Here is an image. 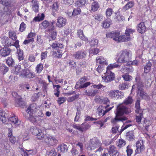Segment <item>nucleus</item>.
<instances>
[{"instance_id": "nucleus-2", "label": "nucleus", "mask_w": 156, "mask_h": 156, "mask_svg": "<svg viewBox=\"0 0 156 156\" xmlns=\"http://www.w3.org/2000/svg\"><path fill=\"white\" fill-rule=\"evenodd\" d=\"M130 112L129 109L127 108L124 106L122 104H120L117 106L115 112L116 115L115 118L112 120V122L114 125L118 123L120 121H123L127 119V118L125 117H120L124 114L129 113Z\"/></svg>"}, {"instance_id": "nucleus-39", "label": "nucleus", "mask_w": 156, "mask_h": 156, "mask_svg": "<svg viewBox=\"0 0 156 156\" xmlns=\"http://www.w3.org/2000/svg\"><path fill=\"white\" fill-rule=\"evenodd\" d=\"M68 147L66 144L61 145L60 147H58V150L60 151L61 152H65L67 151Z\"/></svg>"}, {"instance_id": "nucleus-32", "label": "nucleus", "mask_w": 156, "mask_h": 156, "mask_svg": "<svg viewBox=\"0 0 156 156\" xmlns=\"http://www.w3.org/2000/svg\"><path fill=\"white\" fill-rule=\"evenodd\" d=\"M43 68V64L41 63H40L37 64L36 66L35 71L37 73L39 74L42 72Z\"/></svg>"}, {"instance_id": "nucleus-59", "label": "nucleus", "mask_w": 156, "mask_h": 156, "mask_svg": "<svg viewBox=\"0 0 156 156\" xmlns=\"http://www.w3.org/2000/svg\"><path fill=\"white\" fill-rule=\"evenodd\" d=\"M126 149V151L127 156H131L133 152V150L130 148V146L129 145H128Z\"/></svg>"}, {"instance_id": "nucleus-50", "label": "nucleus", "mask_w": 156, "mask_h": 156, "mask_svg": "<svg viewBox=\"0 0 156 156\" xmlns=\"http://www.w3.org/2000/svg\"><path fill=\"white\" fill-rule=\"evenodd\" d=\"M122 77L123 78L124 80L126 81H129L132 79V77L129 76L128 74L126 73L122 75Z\"/></svg>"}, {"instance_id": "nucleus-8", "label": "nucleus", "mask_w": 156, "mask_h": 156, "mask_svg": "<svg viewBox=\"0 0 156 156\" xmlns=\"http://www.w3.org/2000/svg\"><path fill=\"white\" fill-rule=\"evenodd\" d=\"M109 106L108 105H104V106H100L97 109V112L99 115H104L105 113L110 111L113 107L107 109V108Z\"/></svg>"}, {"instance_id": "nucleus-48", "label": "nucleus", "mask_w": 156, "mask_h": 156, "mask_svg": "<svg viewBox=\"0 0 156 156\" xmlns=\"http://www.w3.org/2000/svg\"><path fill=\"white\" fill-rule=\"evenodd\" d=\"M116 150V148L114 146L112 145L109 147L108 152L109 154L111 156L113 154Z\"/></svg>"}, {"instance_id": "nucleus-42", "label": "nucleus", "mask_w": 156, "mask_h": 156, "mask_svg": "<svg viewBox=\"0 0 156 156\" xmlns=\"http://www.w3.org/2000/svg\"><path fill=\"white\" fill-rule=\"evenodd\" d=\"M125 144V141L122 139H119L117 143V145L119 148L123 147Z\"/></svg>"}, {"instance_id": "nucleus-63", "label": "nucleus", "mask_w": 156, "mask_h": 156, "mask_svg": "<svg viewBox=\"0 0 156 156\" xmlns=\"http://www.w3.org/2000/svg\"><path fill=\"white\" fill-rule=\"evenodd\" d=\"M92 87H93L94 88V89H100L104 87L105 86L100 83L97 85L94 84L92 86Z\"/></svg>"}, {"instance_id": "nucleus-26", "label": "nucleus", "mask_w": 156, "mask_h": 156, "mask_svg": "<svg viewBox=\"0 0 156 156\" xmlns=\"http://www.w3.org/2000/svg\"><path fill=\"white\" fill-rule=\"evenodd\" d=\"M9 120L13 124H15L16 126H18L20 124L18 117L15 115L10 117Z\"/></svg>"}, {"instance_id": "nucleus-6", "label": "nucleus", "mask_w": 156, "mask_h": 156, "mask_svg": "<svg viewBox=\"0 0 156 156\" xmlns=\"http://www.w3.org/2000/svg\"><path fill=\"white\" fill-rule=\"evenodd\" d=\"M20 76L22 78L31 79L35 76V74L27 69H23L20 74Z\"/></svg>"}, {"instance_id": "nucleus-51", "label": "nucleus", "mask_w": 156, "mask_h": 156, "mask_svg": "<svg viewBox=\"0 0 156 156\" xmlns=\"http://www.w3.org/2000/svg\"><path fill=\"white\" fill-rule=\"evenodd\" d=\"M126 136L128 139L130 140H132L133 138L134 135L133 131H130L127 132L126 134Z\"/></svg>"}, {"instance_id": "nucleus-61", "label": "nucleus", "mask_w": 156, "mask_h": 156, "mask_svg": "<svg viewBox=\"0 0 156 156\" xmlns=\"http://www.w3.org/2000/svg\"><path fill=\"white\" fill-rule=\"evenodd\" d=\"M79 97V95L77 94H76L74 96L68 98L67 99V101L69 102H72L75 100L76 99L78 98Z\"/></svg>"}, {"instance_id": "nucleus-15", "label": "nucleus", "mask_w": 156, "mask_h": 156, "mask_svg": "<svg viewBox=\"0 0 156 156\" xmlns=\"http://www.w3.org/2000/svg\"><path fill=\"white\" fill-rule=\"evenodd\" d=\"M51 8L52 11V15L54 16H55L58 10L59 5L58 3L57 2L54 3L51 6Z\"/></svg>"}, {"instance_id": "nucleus-21", "label": "nucleus", "mask_w": 156, "mask_h": 156, "mask_svg": "<svg viewBox=\"0 0 156 156\" xmlns=\"http://www.w3.org/2000/svg\"><path fill=\"white\" fill-rule=\"evenodd\" d=\"M134 5V2L133 1H131L128 2L122 8V10L123 11H125L126 10L133 7Z\"/></svg>"}, {"instance_id": "nucleus-56", "label": "nucleus", "mask_w": 156, "mask_h": 156, "mask_svg": "<svg viewBox=\"0 0 156 156\" xmlns=\"http://www.w3.org/2000/svg\"><path fill=\"white\" fill-rule=\"evenodd\" d=\"M6 63L9 66H12L14 64L15 62L11 58H9L7 60Z\"/></svg>"}, {"instance_id": "nucleus-43", "label": "nucleus", "mask_w": 156, "mask_h": 156, "mask_svg": "<svg viewBox=\"0 0 156 156\" xmlns=\"http://www.w3.org/2000/svg\"><path fill=\"white\" fill-rule=\"evenodd\" d=\"M151 63L148 62L144 67V72L146 73L149 72L151 69Z\"/></svg>"}, {"instance_id": "nucleus-52", "label": "nucleus", "mask_w": 156, "mask_h": 156, "mask_svg": "<svg viewBox=\"0 0 156 156\" xmlns=\"http://www.w3.org/2000/svg\"><path fill=\"white\" fill-rule=\"evenodd\" d=\"M93 16L96 21H101L103 18V16L99 14H95L93 15Z\"/></svg>"}, {"instance_id": "nucleus-54", "label": "nucleus", "mask_w": 156, "mask_h": 156, "mask_svg": "<svg viewBox=\"0 0 156 156\" xmlns=\"http://www.w3.org/2000/svg\"><path fill=\"white\" fill-rule=\"evenodd\" d=\"M81 11V9L79 8L74 9L73 12H72V16H74L78 14H80Z\"/></svg>"}, {"instance_id": "nucleus-47", "label": "nucleus", "mask_w": 156, "mask_h": 156, "mask_svg": "<svg viewBox=\"0 0 156 156\" xmlns=\"http://www.w3.org/2000/svg\"><path fill=\"white\" fill-rule=\"evenodd\" d=\"M133 101L132 97L129 96L125 100L123 103L126 105L130 104L132 103Z\"/></svg>"}, {"instance_id": "nucleus-13", "label": "nucleus", "mask_w": 156, "mask_h": 156, "mask_svg": "<svg viewBox=\"0 0 156 156\" xmlns=\"http://www.w3.org/2000/svg\"><path fill=\"white\" fill-rule=\"evenodd\" d=\"M99 92L98 90L94 89L93 87L90 89L86 90L84 92V94L86 95L94 97Z\"/></svg>"}, {"instance_id": "nucleus-45", "label": "nucleus", "mask_w": 156, "mask_h": 156, "mask_svg": "<svg viewBox=\"0 0 156 156\" xmlns=\"http://www.w3.org/2000/svg\"><path fill=\"white\" fill-rule=\"evenodd\" d=\"M52 137V136H51L49 135H44V137L42 140H44L45 142L49 144Z\"/></svg>"}, {"instance_id": "nucleus-58", "label": "nucleus", "mask_w": 156, "mask_h": 156, "mask_svg": "<svg viewBox=\"0 0 156 156\" xmlns=\"http://www.w3.org/2000/svg\"><path fill=\"white\" fill-rule=\"evenodd\" d=\"M142 113H139L138 115L136 116V121L138 124H140L142 119Z\"/></svg>"}, {"instance_id": "nucleus-62", "label": "nucleus", "mask_w": 156, "mask_h": 156, "mask_svg": "<svg viewBox=\"0 0 156 156\" xmlns=\"http://www.w3.org/2000/svg\"><path fill=\"white\" fill-rule=\"evenodd\" d=\"M51 36L52 40H55L56 37L57 35V32L56 31L53 30L52 31H51Z\"/></svg>"}, {"instance_id": "nucleus-10", "label": "nucleus", "mask_w": 156, "mask_h": 156, "mask_svg": "<svg viewBox=\"0 0 156 156\" xmlns=\"http://www.w3.org/2000/svg\"><path fill=\"white\" fill-rule=\"evenodd\" d=\"M87 55V53L84 51H78L75 52L73 55V58L77 60L84 58Z\"/></svg>"}, {"instance_id": "nucleus-40", "label": "nucleus", "mask_w": 156, "mask_h": 156, "mask_svg": "<svg viewBox=\"0 0 156 156\" xmlns=\"http://www.w3.org/2000/svg\"><path fill=\"white\" fill-rule=\"evenodd\" d=\"M81 131L83 132L89 129L90 127V126L87 124L83 123L81 126Z\"/></svg>"}, {"instance_id": "nucleus-49", "label": "nucleus", "mask_w": 156, "mask_h": 156, "mask_svg": "<svg viewBox=\"0 0 156 156\" xmlns=\"http://www.w3.org/2000/svg\"><path fill=\"white\" fill-rule=\"evenodd\" d=\"M9 36L12 40L14 41L16 40V34L14 31H10L9 32Z\"/></svg>"}, {"instance_id": "nucleus-46", "label": "nucleus", "mask_w": 156, "mask_h": 156, "mask_svg": "<svg viewBox=\"0 0 156 156\" xmlns=\"http://www.w3.org/2000/svg\"><path fill=\"white\" fill-rule=\"evenodd\" d=\"M17 54H18V59L19 60L21 61L23 60V51H21L20 49H17Z\"/></svg>"}, {"instance_id": "nucleus-53", "label": "nucleus", "mask_w": 156, "mask_h": 156, "mask_svg": "<svg viewBox=\"0 0 156 156\" xmlns=\"http://www.w3.org/2000/svg\"><path fill=\"white\" fill-rule=\"evenodd\" d=\"M19 151L23 156H29L28 152H26L22 147H19Z\"/></svg>"}, {"instance_id": "nucleus-18", "label": "nucleus", "mask_w": 156, "mask_h": 156, "mask_svg": "<svg viewBox=\"0 0 156 156\" xmlns=\"http://www.w3.org/2000/svg\"><path fill=\"white\" fill-rule=\"evenodd\" d=\"M11 50L8 48H4L0 50V55L3 57H6L10 53Z\"/></svg>"}, {"instance_id": "nucleus-64", "label": "nucleus", "mask_w": 156, "mask_h": 156, "mask_svg": "<svg viewBox=\"0 0 156 156\" xmlns=\"http://www.w3.org/2000/svg\"><path fill=\"white\" fill-rule=\"evenodd\" d=\"M65 101L66 98H65L63 97H61L58 98V102L59 105H60L65 102Z\"/></svg>"}, {"instance_id": "nucleus-38", "label": "nucleus", "mask_w": 156, "mask_h": 156, "mask_svg": "<svg viewBox=\"0 0 156 156\" xmlns=\"http://www.w3.org/2000/svg\"><path fill=\"white\" fill-rule=\"evenodd\" d=\"M37 118V117L34 115V114H29L28 119L33 123L36 122Z\"/></svg>"}, {"instance_id": "nucleus-12", "label": "nucleus", "mask_w": 156, "mask_h": 156, "mask_svg": "<svg viewBox=\"0 0 156 156\" xmlns=\"http://www.w3.org/2000/svg\"><path fill=\"white\" fill-rule=\"evenodd\" d=\"M67 23L66 19L60 16L56 19V27L58 28H62L65 26Z\"/></svg>"}, {"instance_id": "nucleus-17", "label": "nucleus", "mask_w": 156, "mask_h": 156, "mask_svg": "<svg viewBox=\"0 0 156 156\" xmlns=\"http://www.w3.org/2000/svg\"><path fill=\"white\" fill-rule=\"evenodd\" d=\"M1 41L4 46L6 47L12 45L11 44V41L6 36H3L1 39Z\"/></svg>"}, {"instance_id": "nucleus-28", "label": "nucleus", "mask_w": 156, "mask_h": 156, "mask_svg": "<svg viewBox=\"0 0 156 156\" xmlns=\"http://www.w3.org/2000/svg\"><path fill=\"white\" fill-rule=\"evenodd\" d=\"M96 61L97 63H99L101 64H104L107 65V62L106 61L105 58H104L102 56H99L97 57L96 59Z\"/></svg>"}, {"instance_id": "nucleus-5", "label": "nucleus", "mask_w": 156, "mask_h": 156, "mask_svg": "<svg viewBox=\"0 0 156 156\" xmlns=\"http://www.w3.org/2000/svg\"><path fill=\"white\" fill-rule=\"evenodd\" d=\"M115 77V75L111 71L107 70L104 75H103L102 78L105 82L108 83L113 80Z\"/></svg>"}, {"instance_id": "nucleus-25", "label": "nucleus", "mask_w": 156, "mask_h": 156, "mask_svg": "<svg viewBox=\"0 0 156 156\" xmlns=\"http://www.w3.org/2000/svg\"><path fill=\"white\" fill-rule=\"evenodd\" d=\"M77 35L78 36L81 40L85 41H88V39L84 36L83 30H77Z\"/></svg>"}, {"instance_id": "nucleus-19", "label": "nucleus", "mask_w": 156, "mask_h": 156, "mask_svg": "<svg viewBox=\"0 0 156 156\" xmlns=\"http://www.w3.org/2000/svg\"><path fill=\"white\" fill-rule=\"evenodd\" d=\"M137 29L138 31L141 33H144L145 31L146 27L144 22H141L137 25Z\"/></svg>"}, {"instance_id": "nucleus-27", "label": "nucleus", "mask_w": 156, "mask_h": 156, "mask_svg": "<svg viewBox=\"0 0 156 156\" xmlns=\"http://www.w3.org/2000/svg\"><path fill=\"white\" fill-rule=\"evenodd\" d=\"M87 0H78L75 3V5L77 7H81L86 3Z\"/></svg>"}, {"instance_id": "nucleus-34", "label": "nucleus", "mask_w": 156, "mask_h": 156, "mask_svg": "<svg viewBox=\"0 0 156 156\" xmlns=\"http://www.w3.org/2000/svg\"><path fill=\"white\" fill-rule=\"evenodd\" d=\"M22 69H21V66L20 65H18L15 66V69L14 71V73L16 75L20 74L22 72Z\"/></svg>"}, {"instance_id": "nucleus-1", "label": "nucleus", "mask_w": 156, "mask_h": 156, "mask_svg": "<svg viewBox=\"0 0 156 156\" xmlns=\"http://www.w3.org/2000/svg\"><path fill=\"white\" fill-rule=\"evenodd\" d=\"M135 31L134 30L127 29L125 32L126 35L120 36V32L116 31L109 33L106 34V36L107 38H112L114 40L118 42H126L130 41V35Z\"/></svg>"}, {"instance_id": "nucleus-57", "label": "nucleus", "mask_w": 156, "mask_h": 156, "mask_svg": "<svg viewBox=\"0 0 156 156\" xmlns=\"http://www.w3.org/2000/svg\"><path fill=\"white\" fill-rule=\"evenodd\" d=\"M98 43V40L95 39H93L90 42V44L92 47L96 46Z\"/></svg>"}, {"instance_id": "nucleus-11", "label": "nucleus", "mask_w": 156, "mask_h": 156, "mask_svg": "<svg viewBox=\"0 0 156 156\" xmlns=\"http://www.w3.org/2000/svg\"><path fill=\"white\" fill-rule=\"evenodd\" d=\"M80 81L79 82H77L75 85V87L77 89L86 87L90 84V82L85 83L86 80L84 78H81Z\"/></svg>"}, {"instance_id": "nucleus-31", "label": "nucleus", "mask_w": 156, "mask_h": 156, "mask_svg": "<svg viewBox=\"0 0 156 156\" xmlns=\"http://www.w3.org/2000/svg\"><path fill=\"white\" fill-rule=\"evenodd\" d=\"M112 21L110 19H107L105 20L102 24V26L105 28H108L112 24Z\"/></svg>"}, {"instance_id": "nucleus-29", "label": "nucleus", "mask_w": 156, "mask_h": 156, "mask_svg": "<svg viewBox=\"0 0 156 156\" xmlns=\"http://www.w3.org/2000/svg\"><path fill=\"white\" fill-rule=\"evenodd\" d=\"M99 7L98 3L96 1L94 2L91 5V10L93 12L96 11Z\"/></svg>"}, {"instance_id": "nucleus-20", "label": "nucleus", "mask_w": 156, "mask_h": 156, "mask_svg": "<svg viewBox=\"0 0 156 156\" xmlns=\"http://www.w3.org/2000/svg\"><path fill=\"white\" fill-rule=\"evenodd\" d=\"M32 3V9L35 12L38 11L39 7V2L37 0H32L31 1Z\"/></svg>"}, {"instance_id": "nucleus-7", "label": "nucleus", "mask_w": 156, "mask_h": 156, "mask_svg": "<svg viewBox=\"0 0 156 156\" xmlns=\"http://www.w3.org/2000/svg\"><path fill=\"white\" fill-rule=\"evenodd\" d=\"M30 131L32 133L37 136V138L40 140L43 139L44 134L42 133L41 130L36 127H31L30 129Z\"/></svg>"}, {"instance_id": "nucleus-9", "label": "nucleus", "mask_w": 156, "mask_h": 156, "mask_svg": "<svg viewBox=\"0 0 156 156\" xmlns=\"http://www.w3.org/2000/svg\"><path fill=\"white\" fill-rule=\"evenodd\" d=\"M144 143L142 140H140L137 141L136 144V148L135 150L136 154L142 153L145 149Z\"/></svg>"}, {"instance_id": "nucleus-3", "label": "nucleus", "mask_w": 156, "mask_h": 156, "mask_svg": "<svg viewBox=\"0 0 156 156\" xmlns=\"http://www.w3.org/2000/svg\"><path fill=\"white\" fill-rule=\"evenodd\" d=\"M132 56L131 51L126 49L120 51L118 62L121 63L129 62Z\"/></svg>"}, {"instance_id": "nucleus-33", "label": "nucleus", "mask_w": 156, "mask_h": 156, "mask_svg": "<svg viewBox=\"0 0 156 156\" xmlns=\"http://www.w3.org/2000/svg\"><path fill=\"white\" fill-rule=\"evenodd\" d=\"M45 17L44 15V13H41V15L38 14L37 16L35 17L33 19V20L36 22L40 21L43 20Z\"/></svg>"}, {"instance_id": "nucleus-41", "label": "nucleus", "mask_w": 156, "mask_h": 156, "mask_svg": "<svg viewBox=\"0 0 156 156\" xmlns=\"http://www.w3.org/2000/svg\"><path fill=\"white\" fill-rule=\"evenodd\" d=\"M119 67V66L116 63L111 64L107 67V70L111 71L114 68H116Z\"/></svg>"}, {"instance_id": "nucleus-44", "label": "nucleus", "mask_w": 156, "mask_h": 156, "mask_svg": "<svg viewBox=\"0 0 156 156\" xmlns=\"http://www.w3.org/2000/svg\"><path fill=\"white\" fill-rule=\"evenodd\" d=\"M9 70V69L6 66L4 65H2L0 67V71L3 74L6 73Z\"/></svg>"}, {"instance_id": "nucleus-35", "label": "nucleus", "mask_w": 156, "mask_h": 156, "mask_svg": "<svg viewBox=\"0 0 156 156\" xmlns=\"http://www.w3.org/2000/svg\"><path fill=\"white\" fill-rule=\"evenodd\" d=\"M57 154L56 151L54 148L47 151L46 156H56Z\"/></svg>"}, {"instance_id": "nucleus-22", "label": "nucleus", "mask_w": 156, "mask_h": 156, "mask_svg": "<svg viewBox=\"0 0 156 156\" xmlns=\"http://www.w3.org/2000/svg\"><path fill=\"white\" fill-rule=\"evenodd\" d=\"M119 90H111L108 92V94L109 97L112 98H117V95L119 93Z\"/></svg>"}, {"instance_id": "nucleus-30", "label": "nucleus", "mask_w": 156, "mask_h": 156, "mask_svg": "<svg viewBox=\"0 0 156 156\" xmlns=\"http://www.w3.org/2000/svg\"><path fill=\"white\" fill-rule=\"evenodd\" d=\"M5 114V112L2 109H0V122H2V123H5L6 122V119Z\"/></svg>"}, {"instance_id": "nucleus-14", "label": "nucleus", "mask_w": 156, "mask_h": 156, "mask_svg": "<svg viewBox=\"0 0 156 156\" xmlns=\"http://www.w3.org/2000/svg\"><path fill=\"white\" fill-rule=\"evenodd\" d=\"M101 143L98 140L94 141L92 140L91 141V143L89 145L90 149L91 150L94 149L101 146Z\"/></svg>"}, {"instance_id": "nucleus-24", "label": "nucleus", "mask_w": 156, "mask_h": 156, "mask_svg": "<svg viewBox=\"0 0 156 156\" xmlns=\"http://www.w3.org/2000/svg\"><path fill=\"white\" fill-rule=\"evenodd\" d=\"M0 13L2 16L5 15H9L11 13V10H10L7 6L4 7L2 11H0Z\"/></svg>"}, {"instance_id": "nucleus-60", "label": "nucleus", "mask_w": 156, "mask_h": 156, "mask_svg": "<svg viewBox=\"0 0 156 156\" xmlns=\"http://www.w3.org/2000/svg\"><path fill=\"white\" fill-rule=\"evenodd\" d=\"M54 54H55L56 56L58 58H61L62 54V50H58L57 51L54 52Z\"/></svg>"}, {"instance_id": "nucleus-23", "label": "nucleus", "mask_w": 156, "mask_h": 156, "mask_svg": "<svg viewBox=\"0 0 156 156\" xmlns=\"http://www.w3.org/2000/svg\"><path fill=\"white\" fill-rule=\"evenodd\" d=\"M41 25L44 29H47L48 31L50 32L51 31V30H49L50 29L49 22L46 20L43 21L41 23Z\"/></svg>"}, {"instance_id": "nucleus-4", "label": "nucleus", "mask_w": 156, "mask_h": 156, "mask_svg": "<svg viewBox=\"0 0 156 156\" xmlns=\"http://www.w3.org/2000/svg\"><path fill=\"white\" fill-rule=\"evenodd\" d=\"M143 85L142 83L140 82H139L138 83L137 86V94L141 97L142 98L148 100L149 99V96L143 91Z\"/></svg>"}, {"instance_id": "nucleus-55", "label": "nucleus", "mask_w": 156, "mask_h": 156, "mask_svg": "<svg viewBox=\"0 0 156 156\" xmlns=\"http://www.w3.org/2000/svg\"><path fill=\"white\" fill-rule=\"evenodd\" d=\"M113 12V11L112 8H108L106 10V14L107 17H110Z\"/></svg>"}, {"instance_id": "nucleus-36", "label": "nucleus", "mask_w": 156, "mask_h": 156, "mask_svg": "<svg viewBox=\"0 0 156 156\" xmlns=\"http://www.w3.org/2000/svg\"><path fill=\"white\" fill-rule=\"evenodd\" d=\"M131 121L130 120H128L127 121L125 124H124L123 125H122V126L121 128V129L119 131V133L121 134L122 132L125 129H126L128 127H129L132 126V125L131 124H128L125 125V124H126L127 123H129L131 122Z\"/></svg>"}, {"instance_id": "nucleus-16", "label": "nucleus", "mask_w": 156, "mask_h": 156, "mask_svg": "<svg viewBox=\"0 0 156 156\" xmlns=\"http://www.w3.org/2000/svg\"><path fill=\"white\" fill-rule=\"evenodd\" d=\"M37 106L35 104H33L30 105L28 107L27 109L26 112L28 114H34L35 113L37 112Z\"/></svg>"}, {"instance_id": "nucleus-37", "label": "nucleus", "mask_w": 156, "mask_h": 156, "mask_svg": "<svg viewBox=\"0 0 156 156\" xmlns=\"http://www.w3.org/2000/svg\"><path fill=\"white\" fill-rule=\"evenodd\" d=\"M51 46L52 48L57 49L58 48H62L63 47V45L62 44H59L55 41L53 43Z\"/></svg>"}]
</instances>
